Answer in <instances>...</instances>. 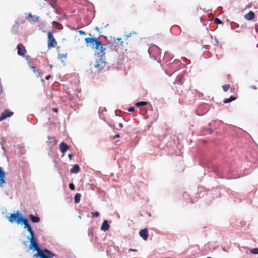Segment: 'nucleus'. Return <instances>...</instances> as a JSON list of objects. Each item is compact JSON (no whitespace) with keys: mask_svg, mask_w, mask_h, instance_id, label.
Masks as SVG:
<instances>
[{"mask_svg":"<svg viewBox=\"0 0 258 258\" xmlns=\"http://www.w3.org/2000/svg\"><path fill=\"white\" fill-rule=\"evenodd\" d=\"M85 41L87 46H90L92 49L96 50L100 49V52L96 53L95 55L101 56V57L105 55V50L107 48L106 45L103 44L97 37H88L85 39Z\"/></svg>","mask_w":258,"mask_h":258,"instance_id":"f257e3e1","label":"nucleus"},{"mask_svg":"<svg viewBox=\"0 0 258 258\" xmlns=\"http://www.w3.org/2000/svg\"><path fill=\"white\" fill-rule=\"evenodd\" d=\"M23 225H24V228H26L30 233V235L27 237V239L30 242V248H32L33 247H37L38 245L37 239L34 236V231L29 223L28 219H26L23 221Z\"/></svg>","mask_w":258,"mask_h":258,"instance_id":"f03ea898","label":"nucleus"},{"mask_svg":"<svg viewBox=\"0 0 258 258\" xmlns=\"http://www.w3.org/2000/svg\"><path fill=\"white\" fill-rule=\"evenodd\" d=\"M23 225H24V228H26L30 233V235L27 237V239L30 242V248H32L33 247H37L38 245L37 239L34 236V231L29 223L28 219H26L23 221Z\"/></svg>","mask_w":258,"mask_h":258,"instance_id":"7ed1b4c3","label":"nucleus"},{"mask_svg":"<svg viewBox=\"0 0 258 258\" xmlns=\"http://www.w3.org/2000/svg\"><path fill=\"white\" fill-rule=\"evenodd\" d=\"M26 219L28 218L24 217L19 211H17L16 213L10 214L9 217V221L11 223L16 222L17 224L22 225L23 224V221Z\"/></svg>","mask_w":258,"mask_h":258,"instance_id":"20e7f679","label":"nucleus"},{"mask_svg":"<svg viewBox=\"0 0 258 258\" xmlns=\"http://www.w3.org/2000/svg\"><path fill=\"white\" fill-rule=\"evenodd\" d=\"M148 52L150 55V57L157 60L161 53V50L157 46H154L153 48H150Z\"/></svg>","mask_w":258,"mask_h":258,"instance_id":"39448f33","label":"nucleus"},{"mask_svg":"<svg viewBox=\"0 0 258 258\" xmlns=\"http://www.w3.org/2000/svg\"><path fill=\"white\" fill-rule=\"evenodd\" d=\"M100 58L98 60H96L94 64V69L95 71L97 72H100L103 68L105 67L106 64V62L104 60V56L101 57V56H98Z\"/></svg>","mask_w":258,"mask_h":258,"instance_id":"423d86ee","label":"nucleus"},{"mask_svg":"<svg viewBox=\"0 0 258 258\" xmlns=\"http://www.w3.org/2000/svg\"><path fill=\"white\" fill-rule=\"evenodd\" d=\"M38 256L39 258H52L55 255L52 253L49 250L44 249L38 251L37 252Z\"/></svg>","mask_w":258,"mask_h":258,"instance_id":"0eeeda50","label":"nucleus"},{"mask_svg":"<svg viewBox=\"0 0 258 258\" xmlns=\"http://www.w3.org/2000/svg\"><path fill=\"white\" fill-rule=\"evenodd\" d=\"M81 93L80 91H77L74 94H70L69 100L71 101L73 103L78 104L81 100Z\"/></svg>","mask_w":258,"mask_h":258,"instance_id":"6e6552de","label":"nucleus"},{"mask_svg":"<svg viewBox=\"0 0 258 258\" xmlns=\"http://www.w3.org/2000/svg\"><path fill=\"white\" fill-rule=\"evenodd\" d=\"M213 171L216 174V175L217 176L218 178H226L227 179H232L231 178L225 177V175L226 174V173L228 171H225V170H224L221 168H218V169H214L213 170Z\"/></svg>","mask_w":258,"mask_h":258,"instance_id":"1a4fd4ad","label":"nucleus"},{"mask_svg":"<svg viewBox=\"0 0 258 258\" xmlns=\"http://www.w3.org/2000/svg\"><path fill=\"white\" fill-rule=\"evenodd\" d=\"M48 47H54L57 44V41L54 38L53 34L48 32Z\"/></svg>","mask_w":258,"mask_h":258,"instance_id":"9d476101","label":"nucleus"},{"mask_svg":"<svg viewBox=\"0 0 258 258\" xmlns=\"http://www.w3.org/2000/svg\"><path fill=\"white\" fill-rule=\"evenodd\" d=\"M17 48L18 49V54L22 57H24L26 52L24 46L22 44L19 43L17 45Z\"/></svg>","mask_w":258,"mask_h":258,"instance_id":"9b49d317","label":"nucleus"},{"mask_svg":"<svg viewBox=\"0 0 258 258\" xmlns=\"http://www.w3.org/2000/svg\"><path fill=\"white\" fill-rule=\"evenodd\" d=\"M139 234L140 236L144 240H146L148 238V231L146 228H144L140 231Z\"/></svg>","mask_w":258,"mask_h":258,"instance_id":"f8f14e48","label":"nucleus"},{"mask_svg":"<svg viewBox=\"0 0 258 258\" xmlns=\"http://www.w3.org/2000/svg\"><path fill=\"white\" fill-rule=\"evenodd\" d=\"M13 114V113L12 112L6 110L1 114L0 116V121H3L7 117H11Z\"/></svg>","mask_w":258,"mask_h":258,"instance_id":"ddd939ff","label":"nucleus"},{"mask_svg":"<svg viewBox=\"0 0 258 258\" xmlns=\"http://www.w3.org/2000/svg\"><path fill=\"white\" fill-rule=\"evenodd\" d=\"M109 227L110 225L109 224L108 221L105 220L102 223L100 229L101 231H106L109 229Z\"/></svg>","mask_w":258,"mask_h":258,"instance_id":"4468645a","label":"nucleus"},{"mask_svg":"<svg viewBox=\"0 0 258 258\" xmlns=\"http://www.w3.org/2000/svg\"><path fill=\"white\" fill-rule=\"evenodd\" d=\"M5 172L2 168L0 167V186H2L3 184L5 183Z\"/></svg>","mask_w":258,"mask_h":258,"instance_id":"2eb2a0df","label":"nucleus"},{"mask_svg":"<svg viewBox=\"0 0 258 258\" xmlns=\"http://www.w3.org/2000/svg\"><path fill=\"white\" fill-rule=\"evenodd\" d=\"M255 17V14L253 12L249 11L247 14H245L244 16L245 19L247 20H252L254 19Z\"/></svg>","mask_w":258,"mask_h":258,"instance_id":"dca6fc26","label":"nucleus"},{"mask_svg":"<svg viewBox=\"0 0 258 258\" xmlns=\"http://www.w3.org/2000/svg\"><path fill=\"white\" fill-rule=\"evenodd\" d=\"M68 149V146L64 142H62L60 144V149L62 153L64 154Z\"/></svg>","mask_w":258,"mask_h":258,"instance_id":"f3484780","label":"nucleus"},{"mask_svg":"<svg viewBox=\"0 0 258 258\" xmlns=\"http://www.w3.org/2000/svg\"><path fill=\"white\" fill-rule=\"evenodd\" d=\"M80 170L79 166L78 164H75L70 169L71 173H77Z\"/></svg>","mask_w":258,"mask_h":258,"instance_id":"a211bd4d","label":"nucleus"},{"mask_svg":"<svg viewBox=\"0 0 258 258\" xmlns=\"http://www.w3.org/2000/svg\"><path fill=\"white\" fill-rule=\"evenodd\" d=\"M29 218L31 221L33 223H38L40 221V218L38 216H35L33 214L29 215Z\"/></svg>","mask_w":258,"mask_h":258,"instance_id":"6ab92c4d","label":"nucleus"},{"mask_svg":"<svg viewBox=\"0 0 258 258\" xmlns=\"http://www.w3.org/2000/svg\"><path fill=\"white\" fill-rule=\"evenodd\" d=\"M31 68L33 69L34 73L37 77H39L41 75L42 72L40 69H36V67L35 66H32Z\"/></svg>","mask_w":258,"mask_h":258,"instance_id":"aec40b11","label":"nucleus"},{"mask_svg":"<svg viewBox=\"0 0 258 258\" xmlns=\"http://www.w3.org/2000/svg\"><path fill=\"white\" fill-rule=\"evenodd\" d=\"M236 98L235 96H231L229 98L224 99L223 102L225 104L229 103L232 101L236 100Z\"/></svg>","mask_w":258,"mask_h":258,"instance_id":"412c9836","label":"nucleus"},{"mask_svg":"<svg viewBox=\"0 0 258 258\" xmlns=\"http://www.w3.org/2000/svg\"><path fill=\"white\" fill-rule=\"evenodd\" d=\"M81 195L80 194H76L74 196V201L75 203H79L80 200Z\"/></svg>","mask_w":258,"mask_h":258,"instance_id":"4be33fe9","label":"nucleus"},{"mask_svg":"<svg viewBox=\"0 0 258 258\" xmlns=\"http://www.w3.org/2000/svg\"><path fill=\"white\" fill-rule=\"evenodd\" d=\"M173 64V66H176L177 68L179 67L180 65L182 64L181 61L178 59H175L174 60V61L172 63Z\"/></svg>","mask_w":258,"mask_h":258,"instance_id":"5701e85b","label":"nucleus"},{"mask_svg":"<svg viewBox=\"0 0 258 258\" xmlns=\"http://www.w3.org/2000/svg\"><path fill=\"white\" fill-rule=\"evenodd\" d=\"M147 104V102L145 101H140L137 102L135 105L137 107L145 106Z\"/></svg>","mask_w":258,"mask_h":258,"instance_id":"b1692460","label":"nucleus"},{"mask_svg":"<svg viewBox=\"0 0 258 258\" xmlns=\"http://www.w3.org/2000/svg\"><path fill=\"white\" fill-rule=\"evenodd\" d=\"M48 142L49 144H55V139L54 137H50L49 136H48Z\"/></svg>","mask_w":258,"mask_h":258,"instance_id":"393cba45","label":"nucleus"},{"mask_svg":"<svg viewBox=\"0 0 258 258\" xmlns=\"http://www.w3.org/2000/svg\"><path fill=\"white\" fill-rule=\"evenodd\" d=\"M114 43L115 44H118L119 43H120L121 44V45H122V44L123 43V41H122L121 40V38H117L116 39H115L114 40Z\"/></svg>","mask_w":258,"mask_h":258,"instance_id":"a878e982","label":"nucleus"},{"mask_svg":"<svg viewBox=\"0 0 258 258\" xmlns=\"http://www.w3.org/2000/svg\"><path fill=\"white\" fill-rule=\"evenodd\" d=\"M250 252L253 254H258V248L251 249Z\"/></svg>","mask_w":258,"mask_h":258,"instance_id":"bb28decb","label":"nucleus"},{"mask_svg":"<svg viewBox=\"0 0 258 258\" xmlns=\"http://www.w3.org/2000/svg\"><path fill=\"white\" fill-rule=\"evenodd\" d=\"M223 88V90L225 91V92H226L228 91V90L230 88V85H228V84H227V85H224L222 87Z\"/></svg>","mask_w":258,"mask_h":258,"instance_id":"cd10ccee","label":"nucleus"},{"mask_svg":"<svg viewBox=\"0 0 258 258\" xmlns=\"http://www.w3.org/2000/svg\"><path fill=\"white\" fill-rule=\"evenodd\" d=\"M214 22L215 23H216L217 24H221L222 23V21L220 19H219V18H217L215 19Z\"/></svg>","mask_w":258,"mask_h":258,"instance_id":"c85d7f7f","label":"nucleus"},{"mask_svg":"<svg viewBox=\"0 0 258 258\" xmlns=\"http://www.w3.org/2000/svg\"><path fill=\"white\" fill-rule=\"evenodd\" d=\"M66 55H67V54H59L58 55V59L66 58Z\"/></svg>","mask_w":258,"mask_h":258,"instance_id":"c756f323","label":"nucleus"},{"mask_svg":"<svg viewBox=\"0 0 258 258\" xmlns=\"http://www.w3.org/2000/svg\"><path fill=\"white\" fill-rule=\"evenodd\" d=\"M181 82V78L180 77H177L174 83H180Z\"/></svg>","mask_w":258,"mask_h":258,"instance_id":"7c9ffc66","label":"nucleus"},{"mask_svg":"<svg viewBox=\"0 0 258 258\" xmlns=\"http://www.w3.org/2000/svg\"><path fill=\"white\" fill-rule=\"evenodd\" d=\"M69 187L70 190H73L75 189V186L73 183H71L69 184Z\"/></svg>","mask_w":258,"mask_h":258,"instance_id":"2f4dec72","label":"nucleus"},{"mask_svg":"<svg viewBox=\"0 0 258 258\" xmlns=\"http://www.w3.org/2000/svg\"><path fill=\"white\" fill-rule=\"evenodd\" d=\"M92 215L93 217H97L99 215V213L98 212H93Z\"/></svg>","mask_w":258,"mask_h":258,"instance_id":"473e14b6","label":"nucleus"},{"mask_svg":"<svg viewBox=\"0 0 258 258\" xmlns=\"http://www.w3.org/2000/svg\"><path fill=\"white\" fill-rule=\"evenodd\" d=\"M171 68L173 70H174V72H176L177 70H178V68L177 67V66H173V64L172 65V66L171 67Z\"/></svg>","mask_w":258,"mask_h":258,"instance_id":"72a5a7b5","label":"nucleus"},{"mask_svg":"<svg viewBox=\"0 0 258 258\" xmlns=\"http://www.w3.org/2000/svg\"><path fill=\"white\" fill-rule=\"evenodd\" d=\"M39 17L38 16H35L33 19V21L34 22H36L39 20Z\"/></svg>","mask_w":258,"mask_h":258,"instance_id":"f704fd0d","label":"nucleus"},{"mask_svg":"<svg viewBox=\"0 0 258 258\" xmlns=\"http://www.w3.org/2000/svg\"><path fill=\"white\" fill-rule=\"evenodd\" d=\"M212 132V130L211 128H209L207 130V132L205 133H204V135H206L207 134H211Z\"/></svg>","mask_w":258,"mask_h":258,"instance_id":"c9c22d12","label":"nucleus"},{"mask_svg":"<svg viewBox=\"0 0 258 258\" xmlns=\"http://www.w3.org/2000/svg\"><path fill=\"white\" fill-rule=\"evenodd\" d=\"M30 18H33V16L31 13H28V16L26 17L27 19H29Z\"/></svg>","mask_w":258,"mask_h":258,"instance_id":"e433bc0d","label":"nucleus"},{"mask_svg":"<svg viewBox=\"0 0 258 258\" xmlns=\"http://www.w3.org/2000/svg\"><path fill=\"white\" fill-rule=\"evenodd\" d=\"M134 110H135V108H134V107H133V106L130 107L128 109V111L129 112H133V111H134Z\"/></svg>","mask_w":258,"mask_h":258,"instance_id":"4c0bfd02","label":"nucleus"},{"mask_svg":"<svg viewBox=\"0 0 258 258\" xmlns=\"http://www.w3.org/2000/svg\"><path fill=\"white\" fill-rule=\"evenodd\" d=\"M78 33L80 34V35H86V33L84 31H82V30H79L78 31Z\"/></svg>","mask_w":258,"mask_h":258,"instance_id":"58836bf2","label":"nucleus"},{"mask_svg":"<svg viewBox=\"0 0 258 258\" xmlns=\"http://www.w3.org/2000/svg\"><path fill=\"white\" fill-rule=\"evenodd\" d=\"M169 56H170L169 53H168V52H166V53H165V56H164V59H165V60H166V58H167V57H168V56L169 57Z\"/></svg>","mask_w":258,"mask_h":258,"instance_id":"ea45409f","label":"nucleus"},{"mask_svg":"<svg viewBox=\"0 0 258 258\" xmlns=\"http://www.w3.org/2000/svg\"><path fill=\"white\" fill-rule=\"evenodd\" d=\"M49 6L50 7H51V8H53V9H55V7H54V6L53 5V4L52 3H49L48 4Z\"/></svg>","mask_w":258,"mask_h":258,"instance_id":"a19ab883","label":"nucleus"},{"mask_svg":"<svg viewBox=\"0 0 258 258\" xmlns=\"http://www.w3.org/2000/svg\"><path fill=\"white\" fill-rule=\"evenodd\" d=\"M128 251L129 252H136V251H137V250L130 248V249H129Z\"/></svg>","mask_w":258,"mask_h":258,"instance_id":"79ce46f5","label":"nucleus"},{"mask_svg":"<svg viewBox=\"0 0 258 258\" xmlns=\"http://www.w3.org/2000/svg\"><path fill=\"white\" fill-rule=\"evenodd\" d=\"M214 40H215V41L216 42V44L215 45L218 44H219V41H218V39L217 38H215Z\"/></svg>","mask_w":258,"mask_h":258,"instance_id":"37998d69","label":"nucleus"},{"mask_svg":"<svg viewBox=\"0 0 258 258\" xmlns=\"http://www.w3.org/2000/svg\"><path fill=\"white\" fill-rule=\"evenodd\" d=\"M132 33H131V32H130V33H129L128 34H126V37L127 38H128V37H131V36H132Z\"/></svg>","mask_w":258,"mask_h":258,"instance_id":"c03bdc74","label":"nucleus"},{"mask_svg":"<svg viewBox=\"0 0 258 258\" xmlns=\"http://www.w3.org/2000/svg\"><path fill=\"white\" fill-rule=\"evenodd\" d=\"M50 77H51V75H48L46 77L45 79H46V80H48L50 78Z\"/></svg>","mask_w":258,"mask_h":258,"instance_id":"a18cd8bd","label":"nucleus"},{"mask_svg":"<svg viewBox=\"0 0 258 258\" xmlns=\"http://www.w3.org/2000/svg\"><path fill=\"white\" fill-rule=\"evenodd\" d=\"M118 126H119V127L120 128H122V127H123V126L122 123H119V124H118Z\"/></svg>","mask_w":258,"mask_h":258,"instance_id":"49530a36","label":"nucleus"},{"mask_svg":"<svg viewBox=\"0 0 258 258\" xmlns=\"http://www.w3.org/2000/svg\"><path fill=\"white\" fill-rule=\"evenodd\" d=\"M25 59H26L27 60H28L29 59V56L28 55H26L25 56V54L24 55V57Z\"/></svg>","mask_w":258,"mask_h":258,"instance_id":"de8ad7c7","label":"nucleus"},{"mask_svg":"<svg viewBox=\"0 0 258 258\" xmlns=\"http://www.w3.org/2000/svg\"><path fill=\"white\" fill-rule=\"evenodd\" d=\"M120 137V135L119 134H116L114 137V138H118Z\"/></svg>","mask_w":258,"mask_h":258,"instance_id":"09e8293b","label":"nucleus"},{"mask_svg":"<svg viewBox=\"0 0 258 258\" xmlns=\"http://www.w3.org/2000/svg\"><path fill=\"white\" fill-rule=\"evenodd\" d=\"M72 156H73V155H72V154H69V155H68V157H69V158L70 160H71Z\"/></svg>","mask_w":258,"mask_h":258,"instance_id":"8fccbe9b","label":"nucleus"},{"mask_svg":"<svg viewBox=\"0 0 258 258\" xmlns=\"http://www.w3.org/2000/svg\"><path fill=\"white\" fill-rule=\"evenodd\" d=\"M251 88H252L253 89H256V87L254 85H252V86H251Z\"/></svg>","mask_w":258,"mask_h":258,"instance_id":"3c124183","label":"nucleus"},{"mask_svg":"<svg viewBox=\"0 0 258 258\" xmlns=\"http://www.w3.org/2000/svg\"><path fill=\"white\" fill-rule=\"evenodd\" d=\"M53 111L57 112L58 111V108H54Z\"/></svg>","mask_w":258,"mask_h":258,"instance_id":"603ef678","label":"nucleus"},{"mask_svg":"<svg viewBox=\"0 0 258 258\" xmlns=\"http://www.w3.org/2000/svg\"><path fill=\"white\" fill-rule=\"evenodd\" d=\"M95 30H96V31H99V28H98V27H95Z\"/></svg>","mask_w":258,"mask_h":258,"instance_id":"864d4df0","label":"nucleus"},{"mask_svg":"<svg viewBox=\"0 0 258 258\" xmlns=\"http://www.w3.org/2000/svg\"><path fill=\"white\" fill-rule=\"evenodd\" d=\"M165 63H166L167 66H168V65H169L170 64V63H168V61H165Z\"/></svg>","mask_w":258,"mask_h":258,"instance_id":"5fc2aeb1","label":"nucleus"},{"mask_svg":"<svg viewBox=\"0 0 258 258\" xmlns=\"http://www.w3.org/2000/svg\"><path fill=\"white\" fill-rule=\"evenodd\" d=\"M131 33H132V34H136V32H135V31H133V32H132Z\"/></svg>","mask_w":258,"mask_h":258,"instance_id":"6e6d98bb","label":"nucleus"},{"mask_svg":"<svg viewBox=\"0 0 258 258\" xmlns=\"http://www.w3.org/2000/svg\"><path fill=\"white\" fill-rule=\"evenodd\" d=\"M205 113H203V114H200L197 113V115H199V116H201V115H204Z\"/></svg>","mask_w":258,"mask_h":258,"instance_id":"4d7b16f0","label":"nucleus"},{"mask_svg":"<svg viewBox=\"0 0 258 258\" xmlns=\"http://www.w3.org/2000/svg\"><path fill=\"white\" fill-rule=\"evenodd\" d=\"M51 2H53L54 3H56L57 1V0H51Z\"/></svg>","mask_w":258,"mask_h":258,"instance_id":"13d9d810","label":"nucleus"},{"mask_svg":"<svg viewBox=\"0 0 258 258\" xmlns=\"http://www.w3.org/2000/svg\"><path fill=\"white\" fill-rule=\"evenodd\" d=\"M167 74L169 76H171L172 75V74H168L167 73Z\"/></svg>","mask_w":258,"mask_h":258,"instance_id":"bf43d9fd","label":"nucleus"},{"mask_svg":"<svg viewBox=\"0 0 258 258\" xmlns=\"http://www.w3.org/2000/svg\"><path fill=\"white\" fill-rule=\"evenodd\" d=\"M108 26V24H106L105 26V27H106Z\"/></svg>","mask_w":258,"mask_h":258,"instance_id":"052dcab7","label":"nucleus"},{"mask_svg":"<svg viewBox=\"0 0 258 258\" xmlns=\"http://www.w3.org/2000/svg\"><path fill=\"white\" fill-rule=\"evenodd\" d=\"M172 59V57L170 59V61H171V59Z\"/></svg>","mask_w":258,"mask_h":258,"instance_id":"680f3d73","label":"nucleus"},{"mask_svg":"<svg viewBox=\"0 0 258 258\" xmlns=\"http://www.w3.org/2000/svg\"><path fill=\"white\" fill-rule=\"evenodd\" d=\"M207 258H212V257H207Z\"/></svg>","mask_w":258,"mask_h":258,"instance_id":"e2e57ef3","label":"nucleus"}]
</instances>
